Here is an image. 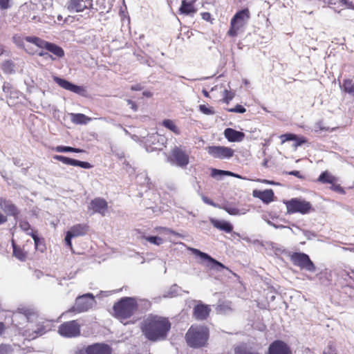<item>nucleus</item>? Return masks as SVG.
<instances>
[{"mask_svg":"<svg viewBox=\"0 0 354 354\" xmlns=\"http://www.w3.org/2000/svg\"><path fill=\"white\" fill-rule=\"evenodd\" d=\"M172 327V323L167 317L149 315L141 323L143 335L152 342L165 341Z\"/></svg>","mask_w":354,"mask_h":354,"instance_id":"obj_1","label":"nucleus"},{"mask_svg":"<svg viewBox=\"0 0 354 354\" xmlns=\"http://www.w3.org/2000/svg\"><path fill=\"white\" fill-rule=\"evenodd\" d=\"M28 43L35 45L41 49L37 55L44 57L45 59H50L52 61L59 60L64 57V50L60 46L46 41V40L37 37H28L26 38Z\"/></svg>","mask_w":354,"mask_h":354,"instance_id":"obj_2","label":"nucleus"},{"mask_svg":"<svg viewBox=\"0 0 354 354\" xmlns=\"http://www.w3.org/2000/svg\"><path fill=\"white\" fill-rule=\"evenodd\" d=\"M137 300L132 297H124L113 306V315L120 322L126 320L136 314L138 310Z\"/></svg>","mask_w":354,"mask_h":354,"instance_id":"obj_3","label":"nucleus"},{"mask_svg":"<svg viewBox=\"0 0 354 354\" xmlns=\"http://www.w3.org/2000/svg\"><path fill=\"white\" fill-rule=\"evenodd\" d=\"M209 339L208 327L192 325L185 333V342L189 347L203 348L207 346Z\"/></svg>","mask_w":354,"mask_h":354,"instance_id":"obj_4","label":"nucleus"},{"mask_svg":"<svg viewBox=\"0 0 354 354\" xmlns=\"http://www.w3.org/2000/svg\"><path fill=\"white\" fill-rule=\"evenodd\" d=\"M251 18V12L248 8L237 11L231 18L230 26L227 35L230 37H236L240 30L245 27Z\"/></svg>","mask_w":354,"mask_h":354,"instance_id":"obj_5","label":"nucleus"},{"mask_svg":"<svg viewBox=\"0 0 354 354\" xmlns=\"http://www.w3.org/2000/svg\"><path fill=\"white\" fill-rule=\"evenodd\" d=\"M95 301V297L91 293L78 296L75 299L74 306H71L68 310L64 312L62 315L69 313H79L88 311L92 308Z\"/></svg>","mask_w":354,"mask_h":354,"instance_id":"obj_6","label":"nucleus"},{"mask_svg":"<svg viewBox=\"0 0 354 354\" xmlns=\"http://www.w3.org/2000/svg\"><path fill=\"white\" fill-rule=\"evenodd\" d=\"M81 323L78 320L64 322L59 324L57 332L64 337H77L81 334Z\"/></svg>","mask_w":354,"mask_h":354,"instance_id":"obj_7","label":"nucleus"},{"mask_svg":"<svg viewBox=\"0 0 354 354\" xmlns=\"http://www.w3.org/2000/svg\"><path fill=\"white\" fill-rule=\"evenodd\" d=\"M288 214H306L312 209V205L307 201L301 198H292L285 203Z\"/></svg>","mask_w":354,"mask_h":354,"instance_id":"obj_8","label":"nucleus"},{"mask_svg":"<svg viewBox=\"0 0 354 354\" xmlns=\"http://www.w3.org/2000/svg\"><path fill=\"white\" fill-rule=\"evenodd\" d=\"M292 263L301 269H306L309 272H315L316 267L308 255L304 252H292L290 254Z\"/></svg>","mask_w":354,"mask_h":354,"instance_id":"obj_9","label":"nucleus"},{"mask_svg":"<svg viewBox=\"0 0 354 354\" xmlns=\"http://www.w3.org/2000/svg\"><path fill=\"white\" fill-rule=\"evenodd\" d=\"M168 160L180 167H186L189 163V156L180 147H174L168 157Z\"/></svg>","mask_w":354,"mask_h":354,"instance_id":"obj_10","label":"nucleus"},{"mask_svg":"<svg viewBox=\"0 0 354 354\" xmlns=\"http://www.w3.org/2000/svg\"><path fill=\"white\" fill-rule=\"evenodd\" d=\"M35 315V312L32 309L25 308V307L18 308L12 314V324L15 327H19L21 324L29 322L32 316Z\"/></svg>","mask_w":354,"mask_h":354,"instance_id":"obj_11","label":"nucleus"},{"mask_svg":"<svg viewBox=\"0 0 354 354\" xmlns=\"http://www.w3.org/2000/svg\"><path fill=\"white\" fill-rule=\"evenodd\" d=\"M75 354H111V348L106 344L95 343L78 350Z\"/></svg>","mask_w":354,"mask_h":354,"instance_id":"obj_12","label":"nucleus"},{"mask_svg":"<svg viewBox=\"0 0 354 354\" xmlns=\"http://www.w3.org/2000/svg\"><path fill=\"white\" fill-rule=\"evenodd\" d=\"M65 7L71 12H82L92 9L93 0H68Z\"/></svg>","mask_w":354,"mask_h":354,"instance_id":"obj_13","label":"nucleus"},{"mask_svg":"<svg viewBox=\"0 0 354 354\" xmlns=\"http://www.w3.org/2000/svg\"><path fill=\"white\" fill-rule=\"evenodd\" d=\"M11 242L12 246V256L17 258L19 261H26L29 256V252L27 247H31L32 245V242L31 241H26V243L22 246L17 245L14 239H12Z\"/></svg>","mask_w":354,"mask_h":354,"instance_id":"obj_14","label":"nucleus"},{"mask_svg":"<svg viewBox=\"0 0 354 354\" xmlns=\"http://www.w3.org/2000/svg\"><path fill=\"white\" fill-rule=\"evenodd\" d=\"M207 151L209 155L214 158H230L234 155V151L226 146H208Z\"/></svg>","mask_w":354,"mask_h":354,"instance_id":"obj_15","label":"nucleus"},{"mask_svg":"<svg viewBox=\"0 0 354 354\" xmlns=\"http://www.w3.org/2000/svg\"><path fill=\"white\" fill-rule=\"evenodd\" d=\"M268 354H292V351L288 344L281 340H276L270 344Z\"/></svg>","mask_w":354,"mask_h":354,"instance_id":"obj_16","label":"nucleus"},{"mask_svg":"<svg viewBox=\"0 0 354 354\" xmlns=\"http://www.w3.org/2000/svg\"><path fill=\"white\" fill-rule=\"evenodd\" d=\"M193 252L196 256L203 259L204 261H208L210 263L208 265V267L210 268L211 269H215L217 270H221L222 269L229 270V268H227L226 266H225L224 264L215 260V259L210 257L209 255V254H207V253L201 252V251L198 250V249H196V248H194L193 250Z\"/></svg>","mask_w":354,"mask_h":354,"instance_id":"obj_17","label":"nucleus"},{"mask_svg":"<svg viewBox=\"0 0 354 354\" xmlns=\"http://www.w3.org/2000/svg\"><path fill=\"white\" fill-rule=\"evenodd\" d=\"M0 206L7 216H12L15 219L18 218L20 210L15 204L12 203V201L0 197Z\"/></svg>","mask_w":354,"mask_h":354,"instance_id":"obj_18","label":"nucleus"},{"mask_svg":"<svg viewBox=\"0 0 354 354\" xmlns=\"http://www.w3.org/2000/svg\"><path fill=\"white\" fill-rule=\"evenodd\" d=\"M54 159L55 160H58L59 162H63L64 164H66V165H71L74 167H80L85 169H90L92 168L91 163L86 161H80L78 160L73 159V158L64 156H60V155H55L54 156Z\"/></svg>","mask_w":354,"mask_h":354,"instance_id":"obj_19","label":"nucleus"},{"mask_svg":"<svg viewBox=\"0 0 354 354\" xmlns=\"http://www.w3.org/2000/svg\"><path fill=\"white\" fill-rule=\"evenodd\" d=\"M53 80L55 82L58 84V85L60 87L64 88L66 91H71V92H73L75 93H79V94L82 93H83V91H84V88L83 86L75 85V84H73V83H72L68 80L61 79V77H59L54 76Z\"/></svg>","mask_w":354,"mask_h":354,"instance_id":"obj_20","label":"nucleus"},{"mask_svg":"<svg viewBox=\"0 0 354 354\" xmlns=\"http://www.w3.org/2000/svg\"><path fill=\"white\" fill-rule=\"evenodd\" d=\"M210 312L211 308L209 305L198 304L194 306L193 315L196 320H205Z\"/></svg>","mask_w":354,"mask_h":354,"instance_id":"obj_21","label":"nucleus"},{"mask_svg":"<svg viewBox=\"0 0 354 354\" xmlns=\"http://www.w3.org/2000/svg\"><path fill=\"white\" fill-rule=\"evenodd\" d=\"M90 207L93 212L104 216L108 209V203L104 198H95L91 200Z\"/></svg>","mask_w":354,"mask_h":354,"instance_id":"obj_22","label":"nucleus"},{"mask_svg":"<svg viewBox=\"0 0 354 354\" xmlns=\"http://www.w3.org/2000/svg\"><path fill=\"white\" fill-rule=\"evenodd\" d=\"M254 198H257L266 204H269L274 200V191L272 189H266L264 191H259V189H254L252 192Z\"/></svg>","mask_w":354,"mask_h":354,"instance_id":"obj_23","label":"nucleus"},{"mask_svg":"<svg viewBox=\"0 0 354 354\" xmlns=\"http://www.w3.org/2000/svg\"><path fill=\"white\" fill-rule=\"evenodd\" d=\"M223 135L230 142H241L245 137V134L242 133V131L232 128L225 129L223 131Z\"/></svg>","mask_w":354,"mask_h":354,"instance_id":"obj_24","label":"nucleus"},{"mask_svg":"<svg viewBox=\"0 0 354 354\" xmlns=\"http://www.w3.org/2000/svg\"><path fill=\"white\" fill-rule=\"evenodd\" d=\"M216 310L220 315H229L233 310L232 301L219 300L216 307Z\"/></svg>","mask_w":354,"mask_h":354,"instance_id":"obj_25","label":"nucleus"},{"mask_svg":"<svg viewBox=\"0 0 354 354\" xmlns=\"http://www.w3.org/2000/svg\"><path fill=\"white\" fill-rule=\"evenodd\" d=\"M211 223L214 227L216 229L226 232H232L233 230V226L232 224L228 223L227 221H221L217 219L211 220Z\"/></svg>","mask_w":354,"mask_h":354,"instance_id":"obj_26","label":"nucleus"},{"mask_svg":"<svg viewBox=\"0 0 354 354\" xmlns=\"http://www.w3.org/2000/svg\"><path fill=\"white\" fill-rule=\"evenodd\" d=\"M179 11L180 13L189 15L196 12V8H194L193 2L183 0L181 6L179 8Z\"/></svg>","mask_w":354,"mask_h":354,"instance_id":"obj_27","label":"nucleus"},{"mask_svg":"<svg viewBox=\"0 0 354 354\" xmlns=\"http://www.w3.org/2000/svg\"><path fill=\"white\" fill-rule=\"evenodd\" d=\"M88 229V225L86 224H77L72 226L70 229L73 237L84 236L86 234Z\"/></svg>","mask_w":354,"mask_h":354,"instance_id":"obj_28","label":"nucleus"},{"mask_svg":"<svg viewBox=\"0 0 354 354\" xmlns=\"http://www.w3.org/2000/svg\"><path fill=\"white\" fill-rule=\"evenodd\" d=\"M317 182L322 183H333L337 182V178L333 176V174H330L328 171H324L321 173V174L319 176L318 178L317 179Z\"/></svg>","mask_w":354,"mask_h":354,"instance_id":"obj_29","label":"nucleus"},{"mask_svg":"<svg viewBox=\"0 0 354 354\" xmlns=\"http://www.w3.org/2000/svg\"><path fill=\"white\" fill-rule=\"evenodd\" d=\"M28 235L31 236L35 243V248L36 250L39 249L41 252L44 251L46 248L45 243L44 241L40 239L37 236V231L32 230L31 232L28 234Z\"/></svg>","mask_w":354,"mask_h":354,"instance_id":"obj_30","label":"nucleus"},{"mask_svg":"<svg viewBox=\"0 0 354 354\" xmlns=\"http://www.w3.org/2000/svg\"><path fill=\"white\" fill-rule=\"evenodd\" d=\"M162 124L166 128L171 130L176 135L180 134V130L172 120L165 119L162 120Z\"/></svg>","mask_w":354,"mask_h":354,"instance_id":"obj_31","label":"nucleus"},{"mask_svg":"<svg viewBox=\"0 0 354 354\" xmlns=\"http://www.w3.org/2000/svg\"><path fill=\"white\" fill-rule=\"evenodd\" d=\"M90 120L91 118L86 116L84 113H73L72 115V121L75 124H87Z\"/></svg>","mask_w":354,"mask_h":354,"instance_id":"obj_32","label":"nucleus"},{"mask_svg":"<svg viewBox=\"0 0 354 354\" xmlns=\"http://www.w3.org/2000/svg\"><path fill=\"white\" fill-rule=\"evenodd\" d=\"M54 150L57 152H75V153H81L84 152L83 149L73 148V147L70 146H63L59 145L55 147Z\"/></svg>","mask_w":354,"mask_h":354,"instance_id":"obj_33","label":"nucleus"},{"mask_svg":"<svg viewBox=\"0 0 354 354\" xmlns=\"http://www.w3.org/2000/svg\"><path fill=\"white\" fill-rule=\"evenodd\" d=\"M341 87L343 88V91L354 95V82L352 80L347 79L343 80Z\"/></svg>","mask_w":354,"mask_h":354,"instance_id":"obj_34","label":"nucleus"},{"mask_svg":"<svg viewBox=\"0 0 354 354\" xmlns=\"http://www.w3.org/2000/svg\"><path fill=\"white\" fill-rule=\"evenodd\" d=\"M26 38H27V37H23V36H21V35L16 34V35H14L12 37V41L14 44L17 45L19 48H25L24 41H26Z\"/></svg>","mask_w":354,"mask_h":354,"instance_id":"obj_35","label":"nucleus"},{"mask_svg":"<svg viewBox=\"0 0 354 354\" xmlns=\"http://www.w3.org/2000/svg\"><path fill=\"white\" fill-rule=\"evenodd\" d=\"M234 353L236 354H259L257 352H252L250 350L248 349L244 344H241V346H237L234 348Z\"/></svg>","mask_w":354,"mask_h":354,"instance_id":"obj_36","label":"nucleus"},{"mask_svg":"<svg viewBox=\"0 0 354 354\" xmlns=\"http://www.w3.org/2000/svg\"><path fill=\"white\" fill-rule=\"evenodd\" d=\"M211 175L212 177H216L217 175H226L227 176H237L236 174L229 171L218 170V169L213 168L212 169Z\"/></svg>","mask_w":354,"mask_h":354,"instance_id":"obj_37","label":"nucleus"},{"mask_svg":"<svg viewBox=\"0 0 354 354\" xmlns=\"http://www.w3.org/2000/svg\"><path fill=\"white\" fill-rule=\"evenodd\" d=\"M234 93L232 91L225 90L223 93V102L228 104L234 97Z\"/></svg>","mask_w":354,"mask_h":354,"instance_id":"obj_38","label":"nucleus"},{"mask_svg":"<svg viewBox=\"0 0 354 354\" xmlns=\"http://www.w3.org/2000/svg\"><path fill=\"white\" fill-rule=\"evenodd\" d=\"M147 241L149 243H153L156 245H160L162 243L163 240L162 237L156 236H149L145 237Z\"/></svg>","mask_w":354,"mask_h":354,"instance_id":"obj_39","label":"nucleus"},{"mask_svg":"<svg viewBox=\"0 0 354 354\" xmlns=\"http://www.w3.org/2000/svg\"><path fill=\"white\" fill-rule=\"evenodd\" d=\"M293 141H295L293 144V147H297L299 146H301L302 145L306 144L308 140L306 137L305 136H298L296 135V139H293Z\"/></svg>","mask_w":354,"mask_h":354,"instance_id":"obj_40","label":"nucleus"},{"mask_svg":"<svg viewBox=\"0 0 354 354\" xmlns=\"http://www.w3.org/2000/svg\"><path fill=\"white\" fill-rule=\"evenodd\" d=\"M199 111L205 115H213L214 113V109L212 107L207 106L205 104L199 105Z\"/></svg>","mask_w":354,"mask_h":354,"instance_id":"obj_41","label":"nucleus"},{"mask_svg":"<svg viewBox=\"0 0 354 354\" xmlns=\"http://www.w3.org/2000/svg\"><path fill=\"white\" fill-rule=\"evenodd\" d=\"M13 348L9 344H0V354H11Z\"/></svg>","mask_w":354,"mask_h":354,"instance_id":"obj_42","label":"nucleus"},{"mask_svg":"<svg viewBox=\"0 0 354 354\" xmlns=\"http://www.w3.org/2000/svg\"><path fill=\"white\" fill-rule=\"evenodd\" d=\"M227 111L228 112H230V113H245L246 111V109L245 107H243V106H241V104H236L235 106V107L234 108H231V109H227Z\"/></svg>","mask_w":354,"mask_h":354,"instance_id":"obj_43","label":"nucleus"},{"mask_svg":"<svg viewBox=\"0 0 354 354\" xmlns=\"http://www.w3.org/2000/svg\"><path fill=\"white\" fill-rule=\"evenodd\" d=\"M74 237L71 232L69 230L67 232L66 235L64 238L65 243L70 249H73V243L71 242L72 238Z\"/></svg>","mask_w":354,"mask_h":354,"instance_id":"obj_44","label":"nucleus"},{"mask_svg":"<svg viewBox=\"0 0 354 354\" xmlns=\"http://www.w3.org/2000/svg\"><path fill=\"white\" fill-rule=\"evenodd\" d=\"M12 6V0H0V10H6Z\"/></svg>","mask_w":354,"mask_h":354,"instance_id":"obj_45","label":"nucleus"},{"mask_svg":"<svg viewBox=\"0 0 354 354\" xmlns=\"http://www.w3.org/2000/svg\"><path fill=\"white\" fill-rule=\"evenodd\" d=\"M19 227L23 231L26 232L28 235V233L30 232H29V230H31V227L27 221H21L19 223Z\"/></svg>","mask_w":354,"mask_h":354,"instance_id":"obj_46","label":"nucleus"},{"mask_svg":"<svg viewBox=\"0 0 354 354\" xmlns=\"http://www.w3.org/2000/svg\"><path fill=\"white\" fill-rule=\"evenodd\" d=\"M330 189L333 190V192H338L340 194H344V191L342 186L339 184H337L336 183H333L330 184Z\"/></svg>","mask_w":354,"mask_h":354,"instance_id":"obj_47","label":"nucleus"},{"mask_svg":"<svg viewBox=\"0 0 354 354\" xmlns=\"http://www.w3.org/2000/svg\"><path fill=\"white\" fill-rule=\"evenodd\" d=\"M12 86L9 82H4V85L3 86V91L6 94V96H8L9 94H11L12 91Z\"/></svg>","mask_w":354,"mask_h":354,"instance_id":"obj_48","label":"nucleus"},{"mask_svg":"<svg viewBox=\"0 0 354 354\" xmlns=\"http://www.w3.org/2000/svg\"><path fill=\"white\" fill-rule=\"evenodd\" d=\"M223 209L231 215H237L239 214V209L236 207H229V206H225Z\"/></svg>","mask_w":354,"mask_h":354,"instance_id":"obj_49","label":"nucleus"},{"mask_svg":"<svg viewBox=\"0 0 354 354\" xmlns=\"http://www.w3.org/2000/svg\"><path fill=\"white\" fill-rule=\"evenodd\" d=\"M339 3H341L342 6H345L347 8L354 9V6L353 5L352 1H349L348 0H339Z\"/></svg>","mask_w":354,"mask_h":354,"instance_id":"obj_50","label":"nucleus"},{"mask_svg":"<svg viewBox=\"0 0 354 354\" xmlns=\"http://www.w3.org/2000/svg\"><path fill=\"white\" fill-rule=\"evenodd\" d=\"M201 17L202 18L205 20L206 21L210 22L212 21V15L209 12H201Z\"/></svg>","mask_w":354,"mask_h":354,"instance_id":"obj_51","label":"nucleus"},{"mask_svg":"<svg viewBox=\"0 0 354 354\" xmlns=\"http://www.w3.org/2000/svg\"><path fill=\"white\" fill-rule=\"evenodd\" d=\"M127 102L131 109H133L134 111H137L138 107V104L135 102L130 99H128Z\"/></svg>","mask_w":354,"mask_h":354,"instance_id":"obj_52","label":"nucleus"},{"mask_svg":"<svg viewBox=\"0 0 354 354\" xmlns=\"http://www.w3.org/2000/svg\"><path fill=\"white\" fill-rule=\"evenodd\" d=\"M46 332V328L43 325H39L38 327H37V330L36 331V333L37 334H39V335H41L44 333Z\"/></svg>","mask_w":354,"mask_h":354,"instance_id":"obj_53","label":"nucleus"},{"mask_svg":"<svg viewBox=\"0 0 354 354\" xmlns=\"http://www.w3.org/2000/svg\"><path fill=\"white\" fill-rule=\"evenodd\" d=\"M288 174L290 175H292L293 176H296L297 178H303V176L299 171H289Z\"/></svg>","mask_w":354,"mask_h":354,"instance_id":"obj_54","label":"nucleus"},{"mask_svg":"<svg viewBox=\"0 0 354 354\" xmlns=\"http://www.w3.org/2000/svg\"><path fill=\"white\" fill-rule=\"evenodd\" d=\"M8 221V216L0 213V225L5 224Z\"/></svg>","mask_w":354,"mask_h":354,"instance_id":"obj_55","label":"nucleus"},{"mask_svg":"<svg viewBox=\"0 0 354 354\" xmlns=\"http://www.w3.org/2000/svg\"><path fill=\"white\" fill-rule=\"evenodd\" d=\"M293 139H296V135L292 133H287L286 140L287 141L293 140Z\"/></svg>","mask_w":354,"mask_h":354,"instance_id":"obj_56","label":"nucleus"},{"mask_svg":"<svg viewBox=\"0 0 354 354\" xmlns=\"http://www.w3.org/2000/svg\"><path fill=\"white\" fill-rule=\"evenodd\" d=\"M142 86L139 84L132 86L131 87V91H141Z\"/></svg>","mask_w":354,"mask_h":354,"instance_id":"obj_57","label":"nucleus"},{"mask_svg":"<svg viewBox=\"0 0 354 354\" xmlns=\"http://www.w3.org/2000/svg\"><path fill=\"white\" fill-rule=\"evenodd\" d=\"M5 324L3 322H0V335L5 332Z\"/></svg>","mask_w":354,"mask_h":354,"instance_id":"obj_58","label":"nucleus"},{"mask_svg":"<svg viewBox=\"0 0 354 354\" xmlns=\"http://www.w3.org/2000/svg\"><path fill=\"white\" fill-rule=\"evenodd\" d=\"M286 137H287V133H285V134H282L279 136L280 139L281 140V143L283 144V142H286L287 140H286Z\"/></svg>","mask_w":354,"mask_h":354,"instance_id":"obj_59","label":"nucleus"},{"mask_svg":"<svg viewBox=\"0 0 354 354\" xmlns=\"http://www.w3.org/2000/svg\"><path fill=\"white\" fill-rule=\"evenodd\" d=\"M44 0H31V3L33 4V5H38V3H40L43 1Z\"/></svg>","mask_w":354,"mask_h":354,"instance_id":"obj_60","label":"nucleus"},{"mask_svg":"<svg viewBox=\"0 0 354 354\" xmlns=\"http://www.w3.org/2000/svg\"><path fill=\"white\" fill-rule=\"evenodd\" d=\"M142 94L144 96H146V97H151L152 96V93L149 91H144L142 93Z\"/></svg>","mask_w":354,"mask_h":354,"instance_id":"obj_61","label":"nucleus"},{"mask_svg":"<svg viewBox=\"0 0 354 354\" xmlns=\"http://www.w3.org/2000/svg\"><path fill=\"white\" fill-rule=\"evenodd\" d=\"M202 92H203V93L205 97H209V94L208 91L205 90V88H203Z\"/></svg>","mask_w":354,"mask_h":354,"instance_id":"obj_62","label":"nucleus"},{"mask_svg":"<svg viewBox=\"0 0 354 354\" xmlns=\"http://www.w3.org/2000/svg\"><path fill=\"white\" fill-rule=\"evenodd\" d=\"M207 201V203L208 204H209V205H213V206H214V207H216V206H217V205H216V204H215L214 202H212V201L207 200V201Z\"/></svg>","mask_w":354,"mask_h":354,"instance_id":"obj_63","label":"nucleus"},{"mask_svg":"<svg viewBox=\"0 0 354 354\" xmlns=\"http://www.w3.org/2000/svg\"><path fill=\"white\" fill-rule=\"evenodd\" d=\"M262 182L264 183H267V184H274L273 182H271V181H269V180H266V179H264V180H263Z\"/></svg>","mask_w":354,"mask_h":354,"instance_id":"obj_64","label":"nucleus"}]
</instances>
